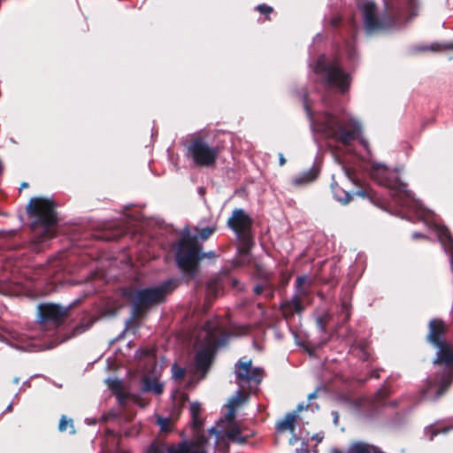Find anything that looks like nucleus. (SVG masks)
Returning <instances> with one entry per match:
<instances>
[{
    "instance_id": "f257e3e1",
    "label": "nucleus",
    "mask_w": 453,
    "mask_h": 453,
    "mask_svg": "<svg viewBox=\"0 0 453 453\" xmlns=\"http://www.w3.org/2000/svg\"><path fill=\"white\" fill-rule=\"evenodd\" d=\"M301 97L315 140L316 135L320 134L324 139H331L343 145H349L352 141L358 139L364 148L367 151L369 150L368 142L362 137V125L357 119L335 116L328 112H324L315 119L308 100V95L304 93L301 95Z\"/></svg>"
},
{
    "instance_id": "f03ea898",
    "label": "nucleus",
    "mask_w": 453,
    "mask_h": 453,
    "mask_svg": "<svg viewBox=\"0 0 453 453\" xmlns=\"http://www.w3.org/2000/svg\"><path fill=\"white\" fill-rule=\"evenodd\" d=\"M27 211L35 218L31 222L34 242L36 244H42L51 239L54 236L53 226L57 223L53 201L42 197L32 198Z\"/></svg>"
},
{
    "instance_id": "7ed1b4c3",
    "label": "nucleus",
    "mask_w": 453,
    "mask_h": 453,
    "mask_svg": "<svg viewBox=\"0 0 453 453\" xmlns=\"http://www.w3.org/2000/svg\"><path fill=\"white\" fill-rule=\"evenodd\" d=\"M174 259L177 267L185 277L195 278L199 271V262L203 258L216 257L214 251L203 252V246L197 237L184 235L173 246Z\"/></svg>"
},
{
    "instance_id": "20e7f679",
    "label": "nucleus",
    "mask_w": 453,
    "mask_h": 453,
    "mask_svg": "<svg viewBox=\"0 0 453 453\" xmlns=\"http://www.w3.org/2000/svg\"><path fill=\"white\" fill-rule=\"evenodd\" d=\"M179 283V279L172 278L157 286L136 290L132 303V318L130 320L140 317L144 309L165 303L166 296L178 288Z\"/></svg>"
},
{
    "instance_id": "39448f33",
    "label": "nucleus",
    "mask_w": 453,
    "mask_h": 453,
    "mask_svg": "<svg viewBox=\"0 0 453 453\" xmlns=\"http://www.w3.org/2000/svg\"><path fill=\"white\" fill-rule=\"evenodd\" d=\"M314 72L325 86L335 88L342 94L349 91L352 78L342 68L339 58L328 60L324 55L320 56L314 66Z\"/></svg>"
},
{
    "instance_id": "423d86ee",
    "label": "nucleus",
    "mask_w": 453,
    "mask_h": 453,
    "mask_svg": "<svg viewBox=\"0 0 453 453\" xmlns=\"http://www.w3.org/2000/svg\"><path fill=\"white\" fill-rule=\"evenodd\" d=\"M187 157L197 167H213L216 165L219 149L211 144L204 137L196 136L190 140L187 147Z\"/></svg>"
},
{
    "instance_id": "0eeeda50",
    "label": "nucleus",
    "mask_w": 453,
    "mask_h": 453,
    "mask_svg": "<svg viewBox=\"0 0 453 453\" xmlns=\"http://www.w3.org/2000/svg\"><path fill=\"white\" fill-rule=\"evenodd\" d=\"M206 442L204 435H200L195 440L184 439L171 445L154 441L149 446L147 453H207L204 447Z\"/></svg>"
},
{
    "instance_id": "6e6552de",
    "label": "nucleus",
    "mask_w": 453,
    "mask_h": 453,
    "mask_svg": "<svg viewBox=\"0 0 453 453\" xmlns=\"http://www.w3.org/2000/svg\"><path fill=\"white\" fill-rule=\"evenodd\" d=\"M235 383L241 388L256 389L263 380L264 370L261 367H251V360L241 358L234 365Z\"/></svg>"
},
{
    "instance_id": "1a4fd4ad",
    "label": "nucleus",
    "mask_w": 453,
    "mask_h": 453,
    "mask_svg": "<svg viewBox=\"0 0 453 453\" xmlns=\"http://www.w3.org/2000/svg\"><path fill=\"white\" fill-rule=\"evenodd\" d=\"M252 225V218L242 208L234 209L226 220V226L245 244L251 240Z\"/></svg>"
},
{
    "instance_id": "9d476101",
    "label": "nucleus",
    "mask_w": 453,
    "mask_h": 453,
    "mask_svg": "<svg viewBox=\"0 0 453 453\" xmlns=\"http://www.w3.org/2000/svg\"><path fill=\"white\" fill-rule=\"evenodd\" d=\"M362 11L364 24L368 34L379 30L391 29L395 25L393 18L381 17L376 15V5L372 1L366 0L360 4Z\"/></svg>"
},
{
    "instance_id": "9b49d317",
    "label": "nucleus",
    "mask_w": 453,
    "mask_h": 453,
    "mask_svg": "<svg viewBox=\"0 0 453 453\" xmlns=\"http://www.w3.org/2000/svg\"><path fill=\"white\" fill-rule=\"evenodd\" d=\"M307 279L306 275L298 276L296 280L295 294L289 300H285L280 303V308L284 317H292L295 313L303 312L304 307L301 298L309 295L308 289L304 288Z\"/></svg>"
},
{
    "instance_id": "f8f14e48",
    "label": "nucleus",
    "mask_w": 453,
    "mask_h": 453,
    "mask_svg": "<svg viewBox=\"0 0 453 453\" xmlns=\"http://www.w3.org/2000/svg\"><path fill=\"white\" fill-rule=\"evenodd\" d=\"M38 309V319L40 326L42 324L58 325L66 314L67 309L56 303H40Z\"/></svg>"
},
{
    "instance_id": "ddd939ff",
    "label": "nucleus",
    "mask_w": 453,
    "mask_h": 453,
    "mask_svg": "<svg viewBox=\"0 0 453 453\" xmlns=\"http://www.w3.org/2000/svg\"><path fill=\"white\" fill-rule=\"evenodd\" d=\"M418 11L419 5L418 0H398L395 6H391L390 8L387 7L388 14L397 19H411L418 15Z\"/></svg>"
},
{
    "instance_id": "4468645a",
    "label": "nucleus",
    "mask_w": 453,
    "mask_h": 453,
    "mask_svg": "<svg viewBox=\"0 0 453 453\" xmlns=\"http://www.w3.org/2000/svg\"><path fill=\"white\" fill-rule=\"evenodd\" d=\"M0 341L6 342L11 347L20 350L34 351L36 349L33 336L15 331L9 332L8 336L0 335Z\"/></svg>"
},
{
    "instance_id": "2eb2a0df",
    "label": "nucleus",
    "mask_w": 453,
    "mask_h": 453,
    "mask_svg": "<svg viewBox=\"0 0 453 453\" xmlns=\"http://www.w3.org/2000/svg\"><path fill=\"white\" fill-rule=\"evenodd\" d=\"M212 360V346L207 345L204 348L198 350L195 356V366L196 369L203 374V378L205 376L209 370Z\"/></svg>"
},
{
    "instance_id": "dca6fc26",
    "label": "nucleus",
    "mask_w": 453,
    "mask_h": 453,
    "mask_svg": "<svg viewBox=\"0 0 453 453\" xmlns=\"http://www.w3.org/2000/svg\"><path fill=\"white\" fill-rule=\"evenodd\" d=\"M319 169L314 165L308 170L300 173L292 179V184L295 186H303L312 182L318 177Z\"/></svg>"
},
{
    "instance_id": "f3484780",
    "label": "nucleus",
    "mask_w": 453,
    "mask_h": 453,
    "mask_svg": "<svg viewBox=\"0 0 453 453\" xmlns=\"http://www.w3.org/2000/svg\"><path fill=\"white\" fill-rule=\"evenodd\" d=\"M105 382L108 384L109 389L112 392V394L116 396L118 402L122 404L126 401V395H124L122 389V381L119 379H107Z\"/></svg>"
},
{
    "instance_id": "a211bd4d",
    "label": "nucleus",
    "mask_w": 453,
    "mask_h": 453,
    "mask_svg": "<svg viewBox=\"0 0 453 453\" xmlns=\"http://www.w3.org/2000/svg\"><path fill=\"white\" fill-rule=\"evenodd\" d=\"M331 188L334 199L340 202L341 203L347 204L350 201L351 194L339 187V185L336 182H332Z\"/></svg>"
},
{
    "instance_id": "6ab92c4d",
    "label": "nucleus",
    "mask_w": 453,
    "mask_h": 453,
    "mask_svg": "<svg viewBox=\"0 0 453 453\" xmlns=\"http://www.w3.org/2000/svg\"><path fill=\"white\" fill-rule=\"evenodd\" d=\"M296 414L288 413L283 419L279 421L276 425L277 430L284 431L288 430L293 432L295 430Z\"/></svg>"
},
{
    "instance_id": "aec40b11",
    "label": "nucleus",
    "mask_w": 453,
    "mask_h": 453,
    "mask_svg": "<svg viewBox=\"0 0 453 453\" xmlns=\"http://www.w3.org/2000/svg\"><path fill=\"white\" fill-rule=\"evenodd\" d=\"M349 453H381L379 449L369 444L358 441L352 444Z\"/></svg>"
},
{
    "instance_id": "412c9836",
    "label": "nucleus",
    "mask_w": 453,
    "mask_h": 453,
    "mask_svg": "<svg viewBox=\"0 0 453 453\" xmlns=\"http://www.w3.org/2000/svg\"><path fill=\"white\" fill-rule=\"evenodd\" d=\"M331 319V314L327 311L317 312L315 315L316 326L321 333H326V326Z\"/></svg>"
},
{
    "instance_id": "4be33fe9",
    "label": "nucleus",
    "mask_w": 453,
    "mask_h": 453,
    "mask_svg": "<svg viewBox=\"0 0 453 453\" xmlns=\"http://www.w3.org/2000/svg\"><path fill=\"white\" fill-rule=\"evenodd\" d=\"M143 390L159 395L163 391V385L156 380L146 378L143 380Z\"/></svg>"
},
{
    "instance_id": "5701e85b",
    "label": "nucleus",
    "mask_w": 453,
    "mask_h": 453,
    "mask_svg": "<svg viewBox=\"0 0 453 453\" xmlns=\"http://www.w3.org/2000/svg\"><path fill=\"white\" fill-rule=\"evenodd\" d=\"M226 436L231 441L244 443L247 441V437L243 436L238 427H234L226 432Z\"/></svg>"
},
{
    "instance_id": "b1692460",
    "label": "nucleus",
    "mask_w": 453,
    "mask_h": 453,
    "mask_svg": "<svg viewBox=\"0 0 453 453\" xmlns=\"http://www.w3.org/2000/svg\"><path fill=\"white\" fill-rule=\"evenodd\" d=\"M452 427H453V426H444L441 430H440L435 426H429L425 428V436L429 441H432L438 434H440V433L446 434Z\"/></svg>"
},
{
    "instance_id": "393cba45",
    "label": "nucleus",
    "mask_w": 453,
    "mask_h": 453,
    "mask_svg": "<svg viewBox=\"0 0 453 453\" xmlns=\"http://www.w3.org/2000/svg\"><path fill=\"white\" fill-rule=\"evenodd\" d=\"M216 225L208 226L205 227L196 228L197 237L205 241L216 231Z\"/></svg>"
},
{
    "instance_id": "a878e982",
    "label": "nucleus",
    "mask_w": 453,
    "mask_h": 453,
    "mask_svg": "<svg viewBox=\"0 0 453 453\" xmlns=\"http://www.w3.org/2000/svg\"><path fill=\"white\" fill-rule=\"evenodd\" d=\"M67 426L70 427L69 433L73 434L75 433L73 422L72 418L67 419L66 416L63 415L60 418L58 424V429L60 432H65L67 429Z\"/></svg>"
},
{
    "instance_id": "bb28decb",
    "label": "nucleus",
    "mask_w": 453,
    "mask_h": 453,
    "mask_svg": "<svg viewBox=\"0 0 453 453\" xmlns=\"http://www.w3.org/2000/svg\"><path fill=\"white\" fill-rule=\"evenodd\" d=\"M61 265H59V261L53 259L52 261H50L49 265L45 268V274L47 278L51 277L52 273L51 271L54 270V272H57L60 270Z\"/></svg>"
},
{
    "instance_id": "cd10ccee",
    "label": "nucleus",
    "mask_w": 453,
    "mask_h": 453,
    "mask_svg": "<svg viewBox=\"0 0 453 453\" xmlns=\"http://www.w3.org/2000/svg\"><path fill=\"white\" fill-rule=\"evenodd\" d=\"M173 378L175 380H180L185 374V369L179 366L177 364H173L172 366Z\"/></svg>"
},
{
    "instance_id": "c85d7f7f",
    "label": "nucleus",
    "mask_w": 453,
    "mask_h": 453,
    "mask_svg": "<svg viewBox=\"0 0 453 453\" xmlns=\"http://www.w3.org/2000/svg\"><path fill=\"white\" fill-rule=\"evenodd\" d=\"M244 395L241 390H238L236 394L232 397L230 400V405L231 407L234 408L238 406L242 402L244 401Z\"/></svg>"
},
{
    "instance_id": "c756f323",
    "label": "nucleus",
    "mask_w": 453,
    "mask_h": 453,
    "mask_svg": "<svg viewBox=\"0 0 453 453\" xmlns=\"http://www.w3.org/2000/svg\"><path fill=\"white\" fill-rule=\"evenodd\" d=\"M157 425L160 427L162 432L169 431L170 418L158 417L157 419Z\"/></svg>"
},
{
    "instance_id": "7c9ffc66",
    "label": "nucleus",
    "mask_w": 453,
    "mask_h": 453,
    "mask_svg": "<svg viewBox=\"0 0 453 453\" xmlns=\"http://www.w3.org/2000/svg\"><path fill=\"white\" fill-rule=\"evenodd\" d=\"M390 392L388 389L387 386L384 385L381 388H380L376 393V400L378 402H380L384 398L388 397L389 395Z\"/></svg>"
},
{
    "instance_id": "2f4dec72",
    "label": "nucleus",
    "mask_w": 453,
    "mask_h": 453,
    "mask_svg": "<svg viewBox=\"0 0 453 453\" xmlns=\"http://www.w3.org/2000/svg\"><path fill=\"white\" fill-rule=\"evenodd\" d=\"M256 9L261 13V14H264L265 16H268L269 14H271L273 12V7L265 4H258Z\"/></svg>"
},
{
    "instance_id": "473e14b6",
    "label": "nucleus",
    "mask_w": 453,
    "mask_h": 453,
    "mask_svg": "<svg viewBox=\"0 0 453 453\" xmlns=\"http://www.w3.org/2000/svg\"><path fill=\"white\" fill-rule=\"evenodd\" d=\"M354 196H360L364 199H369L371 202H372V196L365 189H358L351 194V197Z\"/></svg>"
},
{
    "instance_id": "72a5a7b5",
    "label": "nucleus",
    "mask_w": 453,
    "mask_h": 453,
    "mask_svg": "<svg viewBox=\"0 0 453 453\" xmlns=\"http://www.w3.org/2000/svg\"><path fill=\"white\" fill-rule=\"evenodd\" d=\"M342 312L344 313L343 320L348 321L350 317V304L346 301L342 303Z\"/></svg>"
},
{
    "instance_id": "f704fd0d",
    "label": "nucleus",
    "mask_w": 453,
    "mask_h": 453,
    "mask_svg": "<svg viewBox=\"0 0 453 453\" xmlns=\"http://www.w3.org/2000/svg\"><path fill=\"white\" fill-rule=\"evenodd\" d=\"M201 406L199 403H192L189 407L191 417L198 416L200 414Z\"/></svg>"
},
{
    "instance_id": "c9c22d12",
    "label": "nucleus",
    "mask_w": 453,
    "mask_h": 453,
    "mask_svg": "<svg viewBox=\"0 0 453 453\" xmlns=\"http://www.w3.org/2000/svg\"><path fill=\"white\" fill-rule=\"evenodd\" d=\"M308 408H311V411H314V410H318V409H319V405H318V404L313 405L312 403H309V404H307V405H304V403H299V404L297 405V407H296V411H303V410H306V409H308Z\"/></svg>"
},
{
    "instance_id": "e433bc0d",
    "label": "nucleus",
    "mask_w": 453,
    "mask_h": 453,
    "mask_svg": "<svg viewBox=\"0 0 453 453\" xmlns=\"http://www.w3.org/2000/svg\"><path fill=\"white\" fill-rule=\"evenodd\" d=\"M191 418H192L193 427L196 430H199L202 427V426H203V422H202V419L200 418L199 415L198 416H195V417H191Z\"/></svg>"
},
{
    "instance_id": "4c0bfd02",
    "label": "nucleus",
    "mask_w": 453,
    "mask_h": 453,
    "mask_svg": "<svg viewBox=\"0 0 453 453\" xmlns=\"http://www.w3.org/2000/svg\"><path fill=\"white\" fill-rule=\"evenodd\" d=\"M215 327L211 325L210 322H207L204 325V330L207 332V336L210 338V340H212L213 335L212 333L214 331Z\"/></svg>"
},
{
    "instance_id": "58836bf2",
    "label": "nucleus",
    "mask_w": 453,
    "mask_h": 453,
    "mask_svg": "<svg viewBox=\"0 0 453 453\" xmlns=\"http://www.w3.org/2000/svg\"><path fill=\"white\" fill-rule=\"evenodd\" d=\"M342 170L348 179H349L352 182H355L354 173L350 168H347L344 165L342 166Z\"/></svg>"
},
{
    "instance_id": "ea45409f",
    "label": "nucleus",
    "mask_w": 453,
    "mask_h": 453,
    "mask_svg": "<svg viewBox=\"0 0 453 453\" xmlns=\"http://www.w3.org/2000/svg\"><path fill=\"white\" fill-rule=\"evenodd\" d=\"M264 291V287L261 284H257L253 288V292L255 295H261Z\"/></svg>"
},
{
    "instance_id": "a19ab883",
    "label": "nucleus",
    "mask_w": 453,
    "mask_h": 453,
    "mask_svg": "<svg viewBox=\"0 0 453 453\" xmlns=\"http://www.w3.org/2000/svg\"><path fill=\"white\" fill-rule=\"evenodd\" d=\"M295 453H309L306 445H303L300 449H296Z\"/></svg>"
},
{
    "instance_id": "79ce46f5",
    "label": "nucleus",
    "mask_w": 453,
    "mask_h": 453,
    "mask_svg": "<svg viewBox=\"0 0 453 453\" xmlns=\"http://www.w3.org/2000/svg\"><path fill=\"white\" fill-rule=\"evenodd\" d=\"M319 389V388H318L314 392L311 393L309 395H308V400L311 402V400L317 398V392L318 390Z\"/></svg>"
},
{
    "instance_id": "37998d69",
    "label": "nucleus",
    "mask_w": 453,
    "mask_h": 453,
    "mask_svg": "<svg viewBox=\"0 0 453 453\" xmlns=\"http://www.w3.org/2000/svg\"><path fill=\"white\" fill-rule=\"evenodd\" d=\"M331 414L333 416L334 425H337L338 424V420H339V414H338V412L337 411H332Z\"/></svg>"
},
{
    "instance_id": "c03bdc74",
    "label": "nucleus",
    "mask_w": 453,
    "mask_h": 453,
    "mask_svg": "<svg viewBox=\"0 0 453 453\" xmlns=\"http://www.w3.org/2000/svg\"><path fill=\"white\" fill-rule=\"evenodd\" d=\"M278 156H279V164H280V165H284L285 163H286V159H285L283 154L282 153H279Z\"/></svg>"
},
{
    "instance_id": "a18cd8bd",
    "label": "nucleus",
    "mask_w": 453,
    "mask_h": 453,
    "mask_svg": "<svg viewBox=\"0 0 453 453\" xmlns=\"http://www.w3.org/2000/svg\"><path fill=\"white\" fill-rule=\"evenodd\" d=\"M86 329H87V327H83V326H76V327H75V329H74V334H81V333H83Z\"/></svg>"
},
{
    "instance_id": "49530a36",
    "label": "nucleus",
    "mask_w": 453,
    "mask_h": 453,
    "mask_svg": "<svg viewBox=\"0 0 453 453\" xmlns=\"http://www.w3.org/2000/svg\"><path fill=\"white\" fill-rule=\"evenodd\" d=\"M274 296V289L273 288H270L266 293H265V296L267 298H273Z\"/></svg>"
},
{
    "instance_id": "de8ad7c7",
    "label": "nucleus",
    "mask_w": 453,
    "mask_h": 453,
    "mask_svg": "<svg viewBox=\"0 0 453 453\" xmlns=\"http://www.w3.org/2000/svg\"><path fill=\"white\" fill-rule=\"evenodd\" d=\"M421 237H426L423 234L421 233H418V232H414L412 234V239H417V238H421Z\"/></svg>"
},
{
    "instance_id": "09e8293b",
    "label": "nucleus",
    "mask_w": 453,
    "mask_h": 453,
    "mask_svg": "<svg viewBox=\"0 0 453 453\" xmlns=\"http://www.w3.org/2000/svg\"><path fill=\"white\" fill-rule=\"evenodd\" d=\"M370 376L373 377V378H379L380 377V371L379 370L372 371Z\"/></svg>"
},
{
    "instance_id": "8fccbe9b",
    "label": "nucleus",
    "mask_w": 453,
    "mask_h": 453,
    "mask_svg": "<svg viewBox=\"0 0 453 453\" xmlns=\"http://www.w3.org/2000/svg\"><path fill=\"white\" fill-rule=\"evenodd\" d=\"M85 422L88 424V425H95L96 420V418H86L85 419Z\"/></svg>"
},
{
    "instance_id": "3c124183",
    "label": "nucleus",
    "mask_w": 453,
    "mask_h": 453,
    "mask_svg": "<svg viewBox=\"0 0 453 453\" xmlns=\"http://www.w3.org/2000/svg\"><path fill=\"white\" fill-rule=\"evenodd\" d=\"M209 431L211 434H215L216 436H219V431L216 427H211Z\"/></svg>"
},
{
    "instance_id": "603ef678",
    "label": "nucleus",
    "mask_w": 453,
    "mask_h": 453,
    "mask_svg": "<svg viewBox=\"0 0 453 453\" xmlns=\"http://www.w3.org/2000/svg\"><path fill=\"white\" fill-rule=\"evenodd\" d=\"M349 58H354L355 50H354V49H353V48H350V49H349Z\"/></svg>"
},
{
    "instance_id": "864d4df0",
    "label": "nucleus",
    "mask_w": 453,
    "mask_h": 453,
    "mask_svg": "<svg viewBox=\"0 0 453 453\" xmlns=\"http://www.w3.org/2000/svg\"><path fill=\"white\" fill-rule=\"evenodd\" d=\"M12 411V403H11L5 409V411Z\"/></svg>"
},
{
    "instance_id": "5fc2aeb1",
    "label": "nucleus",
    "mask_w": 453,
    "mask_h": 453,
    "mask_svg": "<svg viewBox=\"0 0 453 453\" xmlns=\"http://www.w3.org/2000/svg\"><path fill=\"white\" fill-rule=\"evenodd\" d=\"M28 187V184L27 182H23L19 188V189H23Z\"/></svg>"
},
{
    "instance_id": "6e6d98bb",
    "label": "nucleus",
    "mask_w": 453,
    "mask_h": 453,
    "mask_svg": "<svg viewBox=\"0 0 453 453\" xmlns=\"http://www.w3.org/2000/svg\"><path fill=\"white\" fill-rule=\"evenodd\" d=\"M447 49L453 50V42L446 45Z\"/></svg>"
},
{
    "instance_id": "4d7b16f0",
    "label": "nucleus",
    "mask_w": 453,
    "mask_h": 453,
    "mask_svg": "<svg viewBox=\"0 0 453 453\" xmlns=\"http://www.w3.org/2000/svg\"><path fill=\"white\" fill-rule=\"evenodd\" d=\"M13 382L15 384H18L19 382V378H14Z\"/></svg>"
},
{
    "instance_id": "13d9d810",
    "label": "nucleus",
    "mask_w": 453,
    "mask_h": 453,
    "mask_svg": "<svg viewBox=\"0 0 453 453\" xmlns=\"http://www.w3.org/2000/svg\"><path fill=\"white\" fill-rule=\"evenodd\" d=\"M389 404H390L391 406L395 407V406H396V404H397V403H396V402H391Z\"/></svg>"
},
{
    "instance_id": "bf43d9fd",
    "label": "nucleus",
    "mask_w": 453,
    "mask_h": 453,
    "mask_svg": "<svg viewBox=\"0 0 453 453\" xmlns=\"http://www.w3.org/2000/svg\"><path fill=\"white\" fill-rule=\"evenodd\" d=\"M296 441V438H291V439H290V443H293V442H294V441Z\"/></svg>"
}]
</instances>
